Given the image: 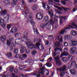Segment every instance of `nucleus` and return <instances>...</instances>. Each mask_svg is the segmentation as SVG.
Returning <instances> with one entry per match:
<instances>
[{"label":"nucleus","mask_w":77,"mask_h":77,"mask_svg":"<svg viewBox=\"0 0 77 77\" xmlns=\"http://www.w3.org/2000/svg\"><path fill=\"white\" fill-rule=\"evenodd\" d=\"M19 58L20 59V60H23V55H20L19 56Z\"/></svg>","instance_id":"obj_56"},{"label":"nucleus","mask_w":77,"mask_h":77,"mask_svg":"<svg viewBox=\"0 0 77 77\" xmlns=\"http://www.w3.org/2000/svg\"><path fill=\"white\" fill-rule=\"evenodd\" d=\"M71 34L72 35V36H77V32L76 31L72 30L71 33Z\"/></svg>","instance_id":"obj_16"},{"label":"nucleus","mask_w":77,"mask_h":77,"mask_svg":"<svg viewBox=\"0 0 77 77\" xmlns=\"http://www.w3.org/2000/svg\"><path fill=\"white\" fill-rule=\"evenodd\" d=\"M18 70L17 69H15L14 70V72L15 73H17L18 72Z\"/></svg>","instance_id":"obj_61"},{"label":"nucleus","mask_w":77,"mask_h":77,"mask_svg":"<svg viewBox=\"0 0 77 77\" xmlns=\"http://www.w3.org/2000/svg\"><path fill=\"white\" fill-rule=\"evenodd\" d=\"M46 25H47V23L44 24L43 25L41 26V27L42 28V29H44V27H45V26H46Z\"/></svg>","instance_id":"obj_38"},{"label":"nucleus","mask_w":77,"mask_h":77,"mask_svg":"<svg viewBox=\"0 0 77 77\" xmlns=\"http://www.w3.org/2000/svg\"><path fill=\"white\" fill-rule=\"evenodd\" d=\"M48 43H49V42L47 40H46L45 41V44H46V45H48Z\"/></svg>","instance_id":"obj_59"},{"label":"nucleus","mask_w":77,"mask_h":77,"mask_svg":"<svg viewBox=\"0 0 77 77\" xmlns=\"http://www.w3.org/2000/svg\"><path fill=\"white\" fill-rule=\"evenodd\" d=\"M21 3H22L23 5H24V4H25V1L23 0H22L21 1Z\"/></svg>","instance_id":"obj_55"},{"label":"nucleus","mask_w":77,"mask_h":77,"mask_svg":"<svg viewBox=\"0 0 77 77\" xmlns=\"http://www.w3.org/2000/svg\"><path fill=\"white\" fill-rule=\"evenodd\" d=\"M46 28L47 29H48V30H50L51 29V25H48L46 26Z\"/></svg>","instance_id":"obj_35"},{"label":"nucleus","mask_w":77,"mask_h":77,"mask_svg":"<svg viewBox=\"0 0 77 77\" xmlns=\"http://www.w3.org/2000/svg\"><path fill=\"white\" fill-rule=\"evenodd\" d=\"M12 26V24H8L7 26V28L8 29V30H9L10 28H11V26Z\"/></svg>","instance_id":"obj_26"},{"label":"nucleus","mask_w":77,"mask_h":77,"mask_svg":"<svg viewBox=\"0 0 77 77\" xmlns=\"http://www.w3.org/2000/svg\"><path fill=\"white\" fill-rule=\"evenodd\" d=\"M56 39L57 40H59L60 42H62L63 41V36L60 35H59L56 37Z\"/></svg>","instance_id":"obj_9"},{"label":"nucleus","mask_w":77,"mask_h":77,"mask_svg":"<svg viewBox=\"0 0 77 77\" xmlns=\"http://www.w3.org/2000/svg\"><path fill=\"white\" fill-rule=\"evenodd\" d=\"M3 20H2L1 17H0V26H2V27L3 28V29H5V27H6V24L3 23Z\"/></svg>","instance_id":"obj_8"},{"label":"nucleus","mask_w":77,"mask_h":77,"mask_svg":"<svg viewBox=\"0 0 77 77\" xmlns=\"http://www.w3.org/2000/svg\"><path fill=\"white\" fill-rule=\"evenodd\" d=\"M63 45L64 46H65V47H67L68 45V44L67 42H63Z\"/></svg>","instance_id":"obj_36"},{"label":"nucleus","mask_w":77,"mask_h":77,"mask_svg":"<svg viewBox=\"0 0 77 77\" xmlns=\"http://www.w3.org/2000/svg\"><path fill=\"white\" fill-rule=\"evenodd\" d=\"M7 44L8 45H10L11 44V42L9 40H7Z\"/></svg>","instance_id":"obj_41"},{"label":"nucleus","mask_w":77,"mask_h":77,"mask_svg":"<svg viewBox=\"0 0 77 77\" xmlns=\"http://www.w3.org/2000/svg\"><path fill=\"white\" fill-rule=\"evenodd\" d=\"M62 9H63L65 11H66L67 10H68L69 9L67 8L62 7Z\"/></svg>","instance_id":"obj_42"},{"label":"nucleus","mask_w":77,"mask_h":77,"mask_svg":"<svg viewBox=\"0 0 77 77\" xmlns=\"http://www.w3.org/2000/svg\"><path fill=\"white\" fill-rule=\"evenodd\" d=\"M27 45H28V47L30 49H32L33 48H36L35 45L33 44V42H27Z\"/></svg>","instance_id":"obj_6"},{"label":"nucleus","mask_w":77,"mask_h":77,"mask_svg":"<svg viewBox=\"0 0 77 77\" xmlns=\"http://www.w3.org/2000/svg\"><path fill=\"white\" fill-rule=\"evenodd\" d=\"M54 60L56 63V64L57 65H60L61 64V61L59 59V57H56L54 58Z\"/></svg>","instance_id":"obj_4"},{"label":"nucleus","mask_w":77,"mask_h":77,"mask_svg":"<svg viewBox=\"0 0 77 77\" xmlns=\"http://www.w3.org/2000/svg\"><path fill=\"white\" fill-rule=\"evenodd\" d=\"M50 8V7H51L52 6V5H53V4L50 3L48 4V5H47Z\"/></svg>","instance_id":"obj_51"},{"label":"nucleus","mask_w":77,"mask_h":77,"mask_svg":"<svg viewBox=\"0 0 77 77\" xmlns=\"http://www.w3.org/2000/svg\"><path fill=\"white\" fill-rule=\"evenodd\" d=\"M38 8V6L36 5H34L32 6V9L33 11H35Z\"/></svg>","instance_id":"obj_21"},{"label":"nucleus","mask_w":77,"mask_h":77,"mask_svg":"<svg viewBox=\"0 0 77 77\" xmlns=\"http://www.w3.org/2000/svg\"><path fill=\"white\" fill-rule=\"evenodd\" d=\"M9 40H10V41H14V38H12V37H9Z\"/></svg>","instance_id":"obj_54"},{"label":"nucleus","mask_w":77,"mask_h":77,"mask_svg":"<svg viewBox=\"0 0 77 77\" xmlns=\"http://www.w3.org/2000/svg\"><path fill=\"white\" fill-rule=\"evenodd\" d=\"M6 39V37L5 36H3L1 37V41L3 42H5Z\"/></svg>","instance_id":"obj_20"},{"label":"nucleus","mask_w":77,"mask_h":77,"mask_svg":"<svg viewBox=\"0 0 77 77\" xmlns=\"http://www.w3.org/2000/svg\"><path fill=\"white\" fill-rule=\"evenodd\" d=\"M58 50H59L60 51H63L62 48L61 47H60V48H59Z\"/></svg>","instance_id":"obj_60"},{"label":"nucleus","mask_w":77,"mask_h":77,"mask_svg":"<svg viewBox=\"0 0 77 77\" xmlns=\"http://www.w3.org/2000/svg\"><path fill=\"white\" fill-rule=\"evenodd\" d=\"M76 63V62L75 61H72L71 64V66H74V65H75V64Z\"/></svg>","instance_id":"obj_33"},{"label":"nucleus","mask_w":77,"mask_h":77,"mask_svg":"<svg viewBox=\"0 0 77 77\" xmlns=\"http://www.w3.org/2000/svg\"><path fill=\"white\" fill-rule=\"evenodd\" d=\"M3 22L2 23L3 24L5 23H8V21L9 20V15H8L7 17H4V18Z\"/></svg>","instance_id":"obj_10"},{"label":"nucleus","mask_w":77,"mask_h":77,"mask_svg":"<svg viewBox=\"0 0 77 77\" xmlns=\"http://www.w3.org/2000/svg\"><path fill=\"white\" fill-rule=\"evenodd\" d=\"M57 54H58V52H55L52 53V55L53 56H56Z\"/></svg>","instance_id":"obj_37"},{"label":"nucleus","mask_w":77,"mask_h":77,"mask_svg":"<svg viewBox=\"0 0 77 77\" xmlns=\"http://www.w3.org/2000/svg\"><path fill=\"white\" fill-rule=\"evenodd\" d=\"M66 70V65H63L61 66L60 68H57V71H60V72H63V71H65Z\"/></svg>","instance_id":"obj_3"},{"label":"nucleus","mask_w":77,"mask_h":77,"mask_svg":"<svg viewBox=\"0 0 77 77\" xmlns=\"http://www.w3.org/2000/svg\"><path fill=\"white\" fill-rule=\"evenodd\" d=\"M64 74H65V72H61L60 74V75L61 76V77L63 76V75H64Z\"/></svg>","instance_id":"obj_49"},{"label":"nucleus","mask_w":77,"mask_h":77,"mask_svg":"<svg viewBox=\"0 0 77 77\" xmlns=\"http://www.w3.org/2000/svg\"><path fill=\"white\" fill-rule=\"evenodd\" d=\"M51 19L50 20L48 21V23H50V24H51L53 23V20H54L55 21H57V20L56 19L55 17V16L53 14H51Z\"/></svg>","instance_id":"obj_7"},{"label":"nucleus","mask_w":77,"mask_h":77,"mask_svg":"<svg viewBox=\"0 0 77 77\" xmlns=\"http://www.w3.org/2000/svg\"><path fill=\"white\" fill-rule=\"evenodd\" d=\"M30 53V49H27L26 51V53L28 54Z\"/></svg>","instance_id":"obj_45"},{"label":"nucleus","mask_w":77,"mask_h":77,"mask_svg":"<svg viewBox=\"0 0 77 77\" xmlns=\"http://www.w3.org/2000/svg\"><path fill=\"white\" fill-rule=\"evenodd\" d=\"M62 60L63 62L66 63L67 62V60L68 59L67 58L65 57H63L62 58Z\"/></svg>","instance_id":"obj_22"},{"label":"nucleus","mask_w":77,"mask_h":77,"mask_svg":"<svg viewBox=\"0 0 77 77\" xmlns=\"http://www.w3.org/2000/svg\"><path fill=\"white\" fill-rule=\"evenodd\" d=\"M61 3L63 5H66V2H65V1H64L62 0L61 1Z\"/></svg>","instance_id":"obj_44"},{"label":"nucleus","mask_w":77,"mask_h":77,"mask_svg":"<svg viewBox=\"0 0 77 77\" xmlns=\"http://www.w3.org/2000/svg\"><path fill=\"white\" fill-rule=\"evenodd\" d=\"M26 47H21L20 48L21 53H24V51H26Z\"/></svg>","instance_id":"obj_17"},{"label":"nucleus","mask_w":77,"mask_h":77,"mask_svg":"<svg viewBox=\"0 0 77 77\" xmlns=\"http://www.w3.org/2000/svg\"><path fill=\"white\" fill-rule=\"evenodd\" d=\"M72 26H73L74 27H76V28H77V26L76 25V24H75V23L74 22H73L72 23Z\"/></svg>","instance_id":"obj_46"},{"label":"nucleus","mask_w":77,"mask_h":77,"mask_svg":"<svg viewBox=\"0 0 77 77\" xmlns=\"http://www.w3.org/2000/svg\"><path fill=\"white\" fill-rule=\"evenodd\" d=\"M35 45L38 48H39V45L41 46V48L43 50H44V47H43V46L42 45H39V43H37Z\"/></svg>","instance_id":"obj_15"},{"label":"nucleus","mask_w":77,"mask_h":77,"mask_svg":"<svg viewBox=\"0 0 77 77\" xmlns=\"http://www.w3.org/2000/svg\"><path fill=\"white\" fill-rule=\"evenodd\" d=\"M37 0H29L28 1L29 3H32V2H33V3H35L36 2H37Z\"/></svg>","instance_id":"obj_31"},{"label":"nucleus","mask_w":77,"mask_h":77,"mask_svg":"<svg viewBox=\"0 0 77 77\" xmlns=\"http://www.w3.org/2000/svg\"><path fill=\"white\" fill-rule=\"evenodd\" d=\"M42 4L43 5V7L44 9H45L46 11H48V10H49V9H50V7L47 5L46 7V4L45 3L42 2Z\"/></svg>","instance_id":"obj_12"},{"label":"nucleus","mask_w":77,"mask_h":77,"mask_svg":"<svg viewBox=\"0 0 77 77\" xmlns=\"http://www.w3.org/2000/svg\"><path fill=\"white\" fill-rule=\"evenodd\" d=\"M64 52H66V51H68V48H65L64 49Z\"/></svg>","instance_id":"obj_58"},{"label":"nucleus","mask_w":77,"mask_h":77,"mask_svg":"<svg viewBox=\"0 0 77 77\" xmlns=\"http://www.w3.org/2000/svg\"><path fill=\"white\" fill-rule=\"evenodd\" d=\"M77 45V41H73L72 42L71 46H76Z\"/></svg>","instance_id":"obj_19"},{"label":"nucleus","mask_w":77,"mask_h":77,"mask_svg":"<svg viewBox=\"0 0 77 77\" xmlns=\"http://www.w3.org/2000/svg\"><path fill=\"white\" fill-rule=\"evenodd\" d=\"M11 5H16V3L14 2H13L12 3H11Z\"/></svg>","instance_id":"obj_62"},{"label":"nucleus","mask_w":77,"mask_h":77,"mask_svg":"<svg viewBox=\"0 0 77 77\" xmlns=\"http://www.w3.org/2000/svg\"><path fill=\"white\" fill-rule=\"evenodd\" d=\"M46 65L48 67H51L52 66V64L50 63H47Z\"/></svg>","instance_id":"obj_27"},{"label":"nucleus","mask_w":77,"mask_h":77,"mask_svg":"<svg viewBox=\"0 0 77 77\" xmlns=\"http://www.w3.org/2000/svg\"><path fill=\"white\" fill-rule=\"evenodd\" d=\"M7 56L8 58L10 59L12 57V53H9L7 54Z\"/></svg>","instance_id":"obj_23"},{"label":"nucleus","mask_w":77,"mask_h":77,"mask_svg":"<svg viewBox=\"0 0 77 77\" xmlns=\"http://www.w3.org/2000/svg\"><path fill=\"white\" fill-rule=\"evenodd\" d=\"M17 31V28L15 27H13L11 29L10 32L11 33H14Z\"/></svg>","instance_id":"obj_18"},{"label":"nucleus","mask_w":77,"mask_h":77,"mask_svg":"<svg viewBox=\"0 0 77 77\" xmlns=\"http://www.w3.org/2000/svg\"><path fill=\"white\" fill-rule=\"evenodd\" d=\"M55 44L56 47H59V46H60V42H57Z\"/></svg>","instance_id":"obj_32"},{"label":"nucleus","mask_w":77,"mask_h":77,"mask_svg":"<svg viewBox=\"0 0 77 77\" xmlns=\"http://www.w3.org/2000/svg\"><path fill=\"white\" fill-rule=\"evenodd\" d=\"M14 52L15 54H17L18 53V49H15L14 50Z\"/></svg>","instance_id":"obj_39"},{"label":"nucleus","mask_w":77,"mask_h":77,"mask_svg":"<svg viewBox=\"0 0 77 77\" xmlns=\"http://www.w3.org/2000/svg\"><path fill=\"white\" fill-rule=\"evenodd\" d=\"M68 59H69L70 60H72L73 59V58L74 57L73 56L69 55H68Z\"/></svg>","instance_id":"obj_24"},{"label":"nucleus","mask_w":77,"mask_h":77,"mask_svg":"<svg viewBox=\"0 0 77 77\" xmlns=\"http://www.w3.org/2000/svg\"><path fill=\"white\" fill-rule=\"evenodd\" d=\"M14 70V68L13 67H10L9 70L10 72H12L13 71V70Z\"/></svg>","instance_id":"obj_43"},{"label":"nucleus","mask_w":77,"mask_h":77,"mask_svg":"<svg viewBox=\"0 0 77 77\" xmlns=\"http://www.w3.org/2000/svg\"><path fill=\"white\" fill-rule=\"evenodd\" d=\"M22 57L23 58H26L27 57V55L26 54H24L22 55Z\"/></svg>","instance_id":"obj_48"},{"label":"nucleus","mask_w":77,"mask_h":77,"mask_svg":"<svg viewBox=\"0 0 77 77\" xmlns=\"http://www.w3.org/2000/svg\"><path fill=\"white\" fill-rule=\"evenodd\" d=\"M72 50H73L75 52L76 51V48H71Z\"/></svg>","instance_id":"obj_50"},{"label":"nucleus","mask_w":77,"mask_h":77,"mask_svg":"<svg viewBox=\"0 0 77 77\" xmlns=\"http://www.w3.org/2000/svg\"><path fill=\"white\" fill-rule=\"evenodd\" d=\"M39 41L38 39L37 38H35L34 39V42H38Z\"/></svg>","instance_id":"obj_57"},{"label":"nucleus","mask_w":77,"mask_h":77,"mask_svg":"<svg viewBox=\"0 0 77 77\" xmlns=\"http://www.w3.org/2000/svg\"><path fill=\"white\" fill-rule=\"evenodd\" d=\"M70 28H71V29H74V27L71 26V25H69L66 28L60 31V34H61V35H63L64 34V33L65 32V29H70Z\"/></svg>","instance_id":"obj_5"},{"label":"nucleus","mask_w":77,"mask_h":77,"mask_svg":"<svg viewBox=\"0 0 77 77\" xmlns=\"http://www.w3.org/2000/svg\"><path fill=\"white\" fill-rule=\"evenodd\" d=\"M45 69V66H44L41 68L39 70L38 72V71H34L32 73H31L30 74L31 75H37V77H40L41 75L40 74H38L39 73L41 74L42 75H44V72L47 75H48L49 74V72L48 70L46 69L45 70L44 72V70Z\"/></svg>","instance_id":"obj_1"},{"label":"nucleus","mask_w":77,"mask_h":77,"mask_svg":"<svg viewBox=\"0 0 77 77\" xmlns=\"http://www.w3.org/2000/svg\"><path fill=\"white\" fill-rule=\"evenodd\" d=\"M24 37H22L21 39L22 40V41H20V40L19 39H17L15 41V44H17V45H19V44L20 43H21L22 42V41H27L28 40V39L27 38V37H26L25 36L26 35H27V33H24Z\"/></svg>","instance_id":"obj_2"},{"label":"nucleus","mask_w":77,"mask_h":77,"mask_svg":"<svg viewBox=\"0 0 77 77\" xmlns=\"http://www.w3.org/2000/svg\"><path fill=\"white\" fill-rule=\"evenodd\" d=\"M58 50H59V48H54V50L55 51H57Z\"/></svg>","instance_id":"obj_52"},{"label":"nucleus","mask_w":77,"mask_h":77,"mask_svg":"<svg viewBox=\"0 0 77 77\" xmlns=\"http://www.w3.org/2000/svg\"><path fill=\"white\" fill-rule=\"evenodd\" d=\"M14 36L16 37V38H18L19 37V36H21V34L19 33H16L14 35Z\"/></svg>","instance_id":"obj_25"},{"label":"nucleus","mask_w":77,"mask_h":77,"mask_svg":"<svg viewBox=\"0 0 77 77\" xmlns=\"http://www.w3.org/2000/svg\"><path fill=\"white\" fill-rule=\"evenodd\" d=\"M15 57H16V58H18V57H20V54H16L15 56Z\"/></svg>","instance_id":"obj_63"},{"label":"nucleus","mask_w":77,"mask_h":77,"mask_svg":"<svg viewBox=\"0 0 77 77\" xmlns=\"http://www.w3.org/2000/svg\"><path fill=\"white\" fill-rule=\"evenodd\" d=\"M7 12V11H6L5 10L2 12V14H6Z\"/></svg>","instance_id":"obj_53"},{"label":"nucleus","mask_w":77,"mask_h":77,"mask_svg":"<svg viewBox=\"0 0 77 77\" xmlns=\"http://www.w3.org/2000/svg\"><path fill=\"white\" fill-rule=\"evenodd\" d=\"M36 53H37L36 51L34 50L31 52V54L32 55H35Z\"/></svg>","instance_id":"obj_30"},{"label":"nucleus","mask_w":77,"mask_h":77,"mask_svg":"<svg viewBox=\"0 0 77 77\" xmlns=\"http://www.w3.org/2000/svg\"><path fill=\"white\" fill-rule=\"evenodd\" d=\"M24 13H25V14L26 15V17H27V14H29V11L27 10H26L25 12H24Z\"/></svg>","instance_id":"obj_47"},{"label":"nucleus","mask_w":77,"mask_h":77,"mask_svg":"<svg viewBox=\"0 0 77 77\" xmlns=\"http://www.w3.org/2000/svg\"><path fill=\"white\" fill-rule=\"evenodd\" d=\"M36 17L38 20H41L42 18V15L40 13H38L37 14Z\"/></svg>","instance_id":"obj_14"},{"label":"nucleus","mask_w":77,"mask_h":77,"mask_svg":"<svg viewBox=\"0 0 77 77\" xmlns=\"http://www.w3.org/2000/svg\"><path fill=\"white\" fill-rule=\"evenodd\" d=\"M44 20H45L46 21H48V20H49V18L48 17V16H45L44 17Z\"/></svg>","instance_id":"obj_28"},{"label":"nucleus","mask_w":77,"mask_h":77,"mask_svg":"<svg viewBox=\"0 0 77 77\" xmlns=\"http://www.w3.org/2000/svg\"><path fill=\"white\" fill-rule=\"evenodd\" d=\"M34 31L35 34H36H36L37 35L39 34V32H38V29H34Z\"/></svg>","instance_id":"obj_34"},{"label":"nucleus","mask_w":77,"mask_h":77,"mask_svg":"<svg viewBox=\"0 0 77 77\" xmlns=\"http://www.w3.org/2000/svg\"><path fill=\"white\" fill-rule=\"evenodd\" d=\"M70 53H71V54H74V53H75V52L71 49H70Z\"/></svg>","instance_id":"obj_40"},{"label":"nucleus","mask_w":77,"mask_h":77,"mask_svg":"<svg viewBox=\"0 0 77 77\" xmlns=\"http://www.w3.org/2000/svg\"><path fill=\"white\" fill-rule=\"evenodd\" d=\"M68 55H69V53H68L66 52H62L60 56V57H62L63 56H67Z\"/></svg>","instance_id":"obj_11"},{"label":"nucleus","mask_w":77,"mask_h":77,"mask_svg":"<svg viewBox=\"0 0 77 77\" xmlns=\"http://www.w3.org/2000/svg\"><path fill=\"white\" fill-rule=\"evenodd\" d=\"M64 39H68V40H70L72 39V36L71 35H65L64 36Z\"/></svg>","instance_id":"obj_13"},{"label":"nucleus","mask_w":77,"mask_h":77,"mask_svg":"<svg viewBox=\"0 0 77 77\" xmlns=\"http://www.w3.org/2000/svg\"><path fill=\"white\" fill-rule=\"evenodd\" d=\"M70 72L71 74H72V75H74V74H75V71H74L73 70L71 69L70 70Z\"/></svg>","instance_id":"obj_29"},{"label":"nucleus","mask_w":77,"mask_h":77,"mask_svg":"<svg viewBox=\"0 0 77 77\" xmlns=\"http://www.w3.org/2000/svg\"><path fill=\"white\" fill-rule=\"evenodd\" d=\"M66 17H67V16H66L64 17H63V18L64 20H66Z\"/></svg>","instance_id":"obj_64"}]
</instances>
